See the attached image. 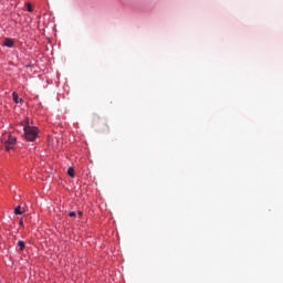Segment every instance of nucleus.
<instances>
[{
  "instance_id": "2",
  "label": "nucleus",
  "mask_w": 283,
  "mask_h": 283,
  "mask_svg": "<svg viewBox=\"0 0 283 283\" xmlns=\"http://www.w3.org/2000/svg\"><path fill=\"white\" fill-rule=\"evenodd\" d=\"M15 145H17V137L9 135V138L4 144L6 151H12Z\"/></svg>"
},
{
  "instance_id": "9",
  "label": "nucleus",
  "mask_w": 283,
  "mask_h": 283,
  "mask_svg": "<svg viewBox=\"0 0 283 283\" xmlns=\"http://www.w3.org/2000/svg\"><path fill=\"white\" fill-rule=\"evenodd\" d=\"M27 8H28V12H32V4L31 3H28Z\"/></svg>"
},
{
  "instance_id": "7",
  "label": "nucleus",
  "mask_w": 283,
  "mask_h": 283,
  "mask_svg": "<svg viewBox=\"0 0 283 283\" xmlns=\"http://www.w3.org/2000/svg\"><path fill=\"white\" fill-rule=\"evenodd\" d=\"M67 174H69V176H70L71 178H74V168L70 167V168L67 169Z\"/></svg>"
},
{
  "instance_id": "1",
  "label": "nucleus",
  "mask_w": 283,
  "mask_h": 283,
  "mask_svg": "<svg viewBox=\"0 0 283 283\" xmlns=\"http://www.w3.org/2000/svg\"><path fill=\"white\" fill-rule=\"evenodd\" d=\"M25 140L29 143H34L36 140V136H39V128L35 126L25 125L23 126Z\"/></svg>"
},
{
  "instance_id": "6",
  "label": "nucleus",
  "mask_w": 283,
  "mask_h": 283,
  "mask_svg": "<svg viewBox=\"0 0 283 283\" xmlns=\"http://www.w3.org/2000/svg\"><path fill=\"white\" fill-rule=\"evenodd\" d=\"M18 247H19L20 251H23V249H25V242H23L22 240H19Z\"/></svg>"
},
{
  "instance_id": "3",
  "label": "nucleus",
  "mask_w": 283,
  "mask_h": 283,
  "mask_svg": "<svg viewBox=\"0 0 283 283\" xmlns=\"http://www.w3.org/2000/svg\"><path fill=\"white\" fill-rule=\"evenodd\" d=\"M12 98H13V103H15L17 105L23 104V98H19V94L17 92L12 93Z\"/></svg>"
},
{
  "instance_id": "10",
  "label": "nucleus",
  "mask_w": 283,
  "mask_h": 283,
  "mask_svg": "<svg viewBox=\"0 0 283 283\" xmlns=\"http://www.w3.org/2000/svg\"><path fill=\"white\" fill-rule=\"evenodd\" d=\"M77 216H80V218H81V216H83V212L78 211V212H77Z\"/></svg>"
},
{
  "instance_id": "8",
  "label": "nucleus",
  "mask_w": 283,
  "mask_h": 283,
  "mask_svg": "<svg viewBox=\"0 0 283 283\" xmlns=\"http://www.w3.org/2000/svg\"><path fill=\"white\" fill-rule=\"evenodd\" d=\"M69 217L70 218H75L76 217V212H74V211L69 212Z\"/></svg>"
},
{
  "instance_id": "4",
  "label": "nucleus",
  "mask_w": 283,
  "mask_h": 283,
  "mask_svg": "<svg viewBox=\"0 0 283 283\" xmlns=\"http://www.w3.org/2000/svg\"><path fill=\"white\" fill-rule=\"evenodd\" d=\"M3 45L6 48H13L14 46V40L10 39V38H7L3 42Z\"/></svg>"
},
{
  "instance_id": "5",
  "label": "nucleus",
  "mask_w": 283,
  "mask_h": 283,
  "mask_svg": "<svg viewBox=\"0 0 283 283\" xmlns=\"http://www.w3.org/2000/svg\"><path fill=\"white\" fill-rule=\"evenodd\" d=\"M14 214H15V216H22V214H23V211H21V206H18V207L14 209Z\"/></svg>"
}]
</instances>
